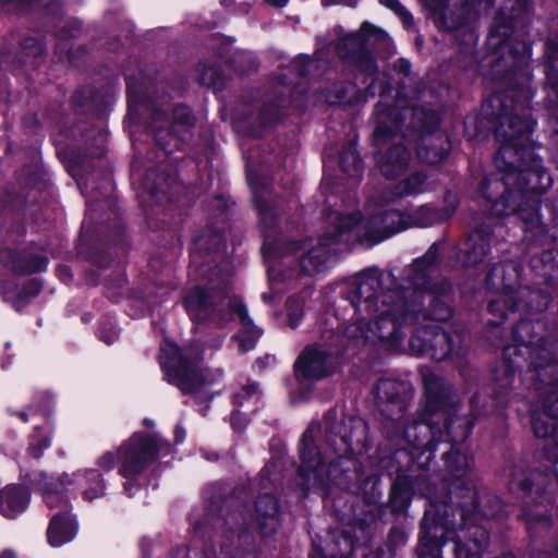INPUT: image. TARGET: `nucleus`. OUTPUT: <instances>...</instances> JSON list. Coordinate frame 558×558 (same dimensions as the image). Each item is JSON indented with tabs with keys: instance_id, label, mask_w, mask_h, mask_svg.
Returning <instances> with one entry per match:
<instances>
[{
	"instance_id": "obj_5",
	"label": "nucleus",
	"mask_w": 558,
	"mask_h": 558,
	"mask_svg": "<svg viewBox=\"0 0 558 558\" xmlns=\"http://www.w3.org/2000/svg\"><path fill=\"white\" fill-rule=\"evenodd\" d=\"M129 112L128 120L131 126H135L140 120L142 108L148 112L149 121L145 124V134L154 135L156 140H165L169 136L183 138L189 129L194 125V117L185 106H175L169 118L166 110L159 108L157 100L147 99V87L136 77L126 76Z\"/></svg>"
},
{
	"instance_id": "obj_28",
	"label": "nucleus",
	"mask_w": 558,
	"mask_h": 558,
	"mask_svg": "<svg viewBox=\"0 0 558 558\" xmlns=\"http://www.w3.org/2000/svg\"><path fill=\"white\" fill-rule=\"evenodd\" d=\"M251 536L246 533L231 532L225 536L219 558H251Z\"/></svg>"
},
{
	"instance_id": "obj_51",
	"label": "nucleus",
	"mask_w": 558,
	"mask_h": 558,
	"mask_svg": "<svg viewBox=\"0 0 558 558\" xmlns=\"http://www.w3.org/2000/svg\"><path fill=\"white\" fill-rule=\"evenodd\" d=\"M320 2L322 5L325 8L339 4L355 8L357 5L359 0H320Z\"/></svg>"
},
{
	"instance_id": "obj_32",
	"label": "nucleus",
	"mask_w": 558,
	"mask_h": 558,
	"mask_svg": "<svg viewBox=\"0 0 558 558\" xmlns=\"http://www.w3.org/2000/svg\"><path fill=\"white\" fill-rule=\"evenodd\" d=\"M448 147L442 142H418L416 146L417 157L427 163H438L446 158Z\"/></svg>"
},
{
	"instance_id": "obj_36",
	"label": "nucleus",
	"mask_w": 558,
	"mask_h": 558,
	"mask_svg": "<svg viewBox=\"0 0 558 558\" xmlns=\"http://www.w3.org/2000/svg\"><path fill=\"white\" fill-rule=\"evenodd\" d=\"M279 118H280L279 106L277 104L268 105L260 112V114L258 117L262 125H259V126H250L247 134L251 135V136H258V135H260L259 130H260L262 126L263 128L270 126Z\"/></svg>"
},
{
	"instance_id": "obj_38",
	"label": "nucleus",
	"mask_w": 558,
	"mask_h": 558,
	"mask_svg": "<svg viewBox=\"0 0 558 558\" xmlns=\"http://www.w3.org/2000/svg\"><path fill=\"white\" fill-rule=\"evenodd\" d=\"M379 3L393 11L402 21L404 27L411 28L414 24L412 14L399 0H379Z\"/></svg>"
},
{
	"instance_id": "obj_26",
	"label": "nucleus",
	"mask_w": 558,
	"mask_h": 558,
	"mask_svg": "<svg viewBox=\"0 0 558 558\" xmlns=\"http://www.w3.org/2000/svg\"><path fill=\"white\" fill-rule=\"evenodd\" d=\"M278 502L274 496L260 495L255 502V519L259 530L268 534L278 525Z\"/></svg>"
},
{
	"instance_id": "obj_52",
	"label": "nucleus",
	"mask_w": 558,
	"mask_h": 558,
	"mask_svg": "<svg viewBox=\"0 0 558 558\" xmlns=\"http://www.w3.org/2000/svg\"><path fill=\"white\" fill-rule=\"evenodd\" d=\"M231 424L235 430H241L245 424V417L240 412H234L231 416Z\"/></svg>"
},
{
	"instance_id": "obj_61",
	"label": "nucleus",
	"mask_w": 558,
	"mask_h": 558,
	"mask_svg": "<svg viewBox=\"0 0 558 558\" xmlns=\"http://www.w3.org/2000/svg\"><path fill=\"white\" fill-rule=\"evenodd\" d=\"M269 279H270V283L271 286L274 287V283H275V280H276V275H275V270L274 269H269Z\"/></svg>"
},
{
	"instance_id": "obj_39",
	"label": "nucleus",
	"mask_w": 558,
	"mask_h": 558,
	"mask_svg": "<svg viewBox=\"0 0 558 558\" xmlns=\"http://www.w3.org/2000/svg\"><path fill=\"white\" fill-rule=\"evenodd\" d=\"M50 446V438L46 435L35 434L31 438L28 447V454L34 459H38L43 456L44 450Z\"/></svg>"
},
{
	"instance_id": "obj_23",
	"label": "nucleus",
	"mask_w": 558,
	"mask_h": 558,
	"mask_svg": "<svg viewBox=\"0 0 558 558\" xmlns=\"http://www.w3.org/2000/svg\"><path fill=\"white\" fill-rule=\"evenodd\" d=\"M381 146L376 156L377 165L388 179L400 175L408 167L410 154L401 142H380Z\"/></svg>"
},
{
	"instance_id": "obj_11",
	"label": "nucleus",
	"mask_w": 558,
	"mask_h": 558,
	"mask_svg": "<svg viewBox=\"0 0 558 558\" xmlns=\"http://www.w3.org/2000/svg\"><path fill=\"white\" fill-rule=\"evenodd\" d=\"M300 475L310 490L320 492L326 495L330 484H340L342 469L333 461L325 464L320 453L314 445L313 427L307 428L302 435L300 448Z\"/></svg>"
},
{
	"instance_id": "obj_13",
	"label": "nucleus",
	"mask_w": 558,
	"mask_h": 558,
	"mask_svg": "<svg viewBox=\"0 0 558 558\" xmlns=\"http://www.w3.org/2000/svg\"><path fill=\"white\" fill-rule=\"evenodd\" d=\"M387 39L388 35L384 31L364 22L359 32L341 38L337 49L342 59L351 61L362 72L374 76L377 73V66L373 56L367 50V45L375 41H386Z\"/></svg>"
},
{
	"instance_id": "obj_10",
	"label": "nucleus",
	"mask_w": 558,
	"mask_h": 558,
	"mask_svg": "<svg viewBox=\"0 0 558 558\" xmlns=\"http://www.w3.org/2000/svg\"><path fill=\"white\" fill-rule=\"evenodd\" d=\"M35 482L43 490L45 502L49 508L61 506L66 509L68 502L61 490L72 484H78L87 500H94L105 494L104 482L96 470H84L73 474L63 473L57 482L47 474L40 473L36 476Z\"/></svg>"
},
{
	"instance_id": "obj_53",
	"label": "nucleus",
	"mask_w": 558,
	"mask_h": 558,
	"mask_svg": "<svg viewBox=\"0 0 558 558\" xmlns=\"http://www.w3.org/2000/svg\"><path fill=\"white\" fill-rule=\"evenodd\" d=\"M300 248L301 244L298 241H289L286 243L284 250L280 254L288 255L298 252Z\"/></svg>"
},
{
	"instance_id": "obj_55",
	"label": "nucleus",
	"mask_w": 558,
	"mask_h": 558,
	"mask_svg": "<svg viewBox=\"0 0 558 558\" xmlns=\"http://www.w3.org/2000/svg\"><path fill=\"white\" fill-rule=\"evenodd\" d=\"M397 66L399 69L400 72H403L405 75H408L410 73V62H408L407 60H403V59H400L397 63Z\"/></svg>"
},
{
	"instance_id": "obj_8",
	"label": "nucleus",
	"mask_w": 558,
	"mask_h": 558,
	"mask_svg": "<svg viewBox=\"0 0 558 558\" xmlns=\"http://www.w3.org/2000/svg\"><path fill=\"white\" fill-rule=\"evenodd\" d=\"M328 223L326 232L316 240L301 256L300 266L304 274L315 275L326 269L332 255L337 254L336 246L348 242L350 233L361 226V215L341 209H329L326 213Z\"/></svg>"
},
{
	"instance_id": "obj_30",
	"label": "nucleus",
	"mask_w": 558,
	"mask_h": 558,
	"mask_svg": "<svg viewBox=\"0 0 558 558\" xmlns=\"http://www.w3.org/2000/svg\"><path fill=\"white\" fill-rule=\"evenodd\" d=\"M446 470L454 480L464 478L471 471V460L456 448L444 454Z\"/></svg>"
},
{
	"instance_id": "obj_49",
	"label": "nucleus",
	"mask_w": 558,
	"mask_h": 558,
	"mask_svg": "<svg viewBox=\"0 0 558 558\" xmlns=\"http://www.w3.org/2000/svg\"><path fill=\"white\" fill-rule=\"evenodd\" d=\"M397 133L392 129H388L381 124L377 125L375 130V137L376 140H386L396 137Z\"/></svg>"
},
{
	"instance_id": "obj_9",
	"label": "nucleus",
	"mask_w": 558,
	"mask_h": 558,
	"mask_svg": "<svg viewBox=\"0 0 558 558\" xmlns=\"http://www.w3.org/2000/svg\"><path fill=\"white\" fill-rule=\"evenodd\" d=\"M438 259V248L436 244H433L424 256L414 260L412 266L408 269L407 279L410 287L405 288V300L408 303L413 301L416 304L415 308V320L418 318L417 312L422 304V298H424L423 291L434 293V287L429 284V271L436 265ZM430 308L428 310V316L435 322L448 320L451 315V308L439 300H435L432 294H428Z\"/></svg>"
},
{
	"instance_id": "obj_62",
	"label": "nucleus",
	"mask_w": 558,
	"mask_h": 558,
	"mask_svg": "<svg viewBox=\"0 0 558 558\" xmlns=\"http://www.w3.org/2000/svg\"><path fill=\"white\" fill-rule=\"evenodd\" d=\"M0 558H15L12 551H4Z\"/></svg>"
},
{
	"instance_id": "obj_16",
	"label": "nucleus",
	"mask_w": 558,
	"mask_h": 558,
	"mask_svg": "<svg viewBox=\"0 0 558 558\" xmlns=\"http://www.w3.org/2000/svg\"><path fill=\"white\" fill-rule=\"evenodd\" d=\"M327 445L341 460L350 454L355 448L364 446L366 425L362 420L350 418V433H343L344 422H337L332 413H328L324 420Z\"/></svg>"
},
{
	"instance_id": "obj_2",
	"label": "nucleus",
	"mask_w": 558,
	"mask_h": 558,
	"mask_svg": "<svg viewBox=\"0 0 558 558\" xmlns=\"http://www.w3.org/2000/svg\"><path fill=\"white\" fill-rule=\"evenodd\" d=\"M533 326L527 320L520 322L514 330V339L519 342L520 354H526L530 368L535 374L538 389L547 390L550 396L545 401L546 413L544 415L533 414L532 427L537 438L550 437L558 446V361L553 359L551 351L541 340L537 344H531L527 337Z\"/></svg>"
},
{
	"instance_id": "obj_58",
	"label": "nucleus",
	"mask_w": 558,
	"mask_h": 558,
	"mask_svg": "<svg viewBox=\"0 0 558 558\" xmlns=\"http://www.w3.org/2000/svg\"><path fill=\"white\" fill-rule=\"evenodd\" d=\"M438 122H439V118H438V116H436V114H434V113H433V114H432L430 120H429L428 122H426V124H425V129H426V130H430V129H433L434 126H436V124H437Z\"/></svg>"
},
{
	"instance_id": "obj_40",
	"label": "nucleus",
	"mask_w": 558,
	"mask_h": 558,
	"mask_svg": "<svg viewBox=\"0 0 558 558\" xmlns=\"http://www.w3.org/2000/svg\"><path fill=\"white\" fill-rule=\"evenodd\" d=\"M303 314V302L298 299H289L288 301V318L289 325L295 328Z\"/></svg>"
},
{
	"instance_id": "obj_31",
	"label": "nucleus",
	"mask_w": 558,
	"mask_h": 558,
	"mask_svg": "<svg viewBox=\"0 0 558 558\" xmlns=\"http://www.w3.org/2000/svg\"><path fill=\"white\" fill-rule=\"evenodd\" d=\"M340 167L349 177H359L362 173L363 162L352 142H349L341 150Z\"/></svg>"
},
{
	"instance_id": "obj_37",
	"label": "nucleus",
	"mask_w": 558,
	"mask_h": 558,
	"mask_svg": "<svg viewBox=\"0 0 558 558\" xmlns=\"http://www.w3.org/2000/svg\"><path fill=\"white\" fill-rule=\"evenodd\" d=\"M441 543L434 537L424 535L421 537L418 546L420 558H440Z\"/></svg>"
},
{
	"instance_id": "obj_54",
	"label": "nucleus",
	"mask_w": 558,
	"mask_h": 558,
	"mask_svg": "<svg viewBox=\"0 0 558 558\" xmlns=\"http://www.w3.org/2000/svg\"><path fill=\"white\" fill-rule=\"evenodd\" d=\"M47 265V260L44 257L37 258V264L35 266L27 267L25 271L33 272V271H39L44 269Z\"/></svg>"
},
{
	"instance_id": "obj_43",
	"label": "nucleus",
	"mask_w": 558,
	"mask_h": 558,
	"mask_svg": "<svg viewBox=\"0 0 558 558\" xmlns=\"http://www.w3.org/2000/svg\"><path fill=\"white\" fill-rule=\"evenodd\" d=\"M258 395V386L256 384L247 385L234 396V402L239 405L243 404L245 399L253 398Z\"/></svg>"
},
{
	"instance_id": "obj_24",
	"label": "nucleus",
	"mask_w": 558,
	"mask_h": 558,
	"mask_svg": "<svg viewBox=\"0 0 558 558\" xmlns=\"http://www.w3.org/2000/svg\"><path fill=\"white\" fill-rule=\"evenodd\" d=\"M534 121L527 116L505 113L499 117L495 130L496 140H524L531 136Z\"/></svg>"
},
{
	"instance_id": "obj_56",
	"label": "nucleus",
	"mask_w": 558,
	"mask_h": 558,
	"mask_svg": "<svg viewBox=\"0 0 558 558\" xmlns=\"http://www.w3.org/2000/svg\"><path fill=\"white\" fill-rule=\"evenodd\" d=\"M478 532H480V539H475L474 542L477 547H482V546L486 545L488 536L484 530H478Z\"/></svg>"
},
{
	"instance_id": "obj_6",
	"label": "nucleus",
	"mask_w": 558,
	"mask_h": 558,
	"mask_svg": "<svg viewBox=\"0 0 558 558\" xmlns=\"http://www.w3.org/2000/svg\"><path fill=\"white\" fill-rule=\"evenodd\" d=\"M507 163L513 170L507 172L501 179H486L482 183L483 195L493 203L496 215L520 214L527 226H535L539 221V202L535 193L521 185L525 180L524 171H515L517 159L512 158Z\"/></svg>"
},
{
	"instance_id": "obj_44",
	"label": "nucleus",
	"mask_w": 558,
	"mask_h": 558,
	"mask_svg": "<svg viewBox=\"0 0 558 558\" xmlns=\"http://www.w3.org/2000/svg\"><path fill=\"white\" fill-rule=\"evenodd\" d=\"M507 36L508 29H504L502 33L498 29L490 33L488 40L494 48L505 49L508 47Z\"/></svg>"
},
{
	"instance_id": "obj_60",
	"label": "nucleus",
	"mask_w": 558,
	"mask_h": 558,
	"mask_svg": "<svg viewBox=\"0 0 558 558\" xmlns=\"http://www.w3.org/2000/svg\"><path fill=\"white\" fill-rule=\"evenodd\" d=\"M441 16H442V19H444V24H446V25H447V27H449V28H454V27H457V26L460 24V23H458V24H448V22H447L448 13H447L446 11H444V12L441 13Z\"/></svg>"
},
{
	"instance_id": "obj_3",
	"label": "nucleus",
	"mask_w": 558,
	"mask_h": 558,
	"mask_svg": "<svg viewBox=\"0 0 558 558\" xmlns=\"http://www.w3.org/2000/svg\"><path fill=\"white\" fill-rule=\"evenodd\" d=\"M416 304L405 300L403 290H388L381 294L378 311H373V320L366 316L354 317L344 333L359 344H383L396 348L401 338V326L415 320Z\"/></svg>"
},
{
	"instance_id": "obj_20",
	"label": "nucleus",
	"mask_w": 558,
	"mask_h": 558,
	"mask_svg": "<svg viewBox=\"0 0 558 558\" xmlns=\"http://www.w3.org/2000/svg\"><path fill=\"white\" fill-rule=\"evenodd\" d=\"M426 177L423 173H413L400 181L393 190L381 189L375 191L366 204V214L387 209V207L399 198L420 194L424 191Z\"/></svg>"
},
{
	"instance_id": "obj_59",
	"label": "nucleus",
	"mask_w": 558,
	"mask_h": 558,
	"mask_svg": "<svg viewBox=\"0 0 558 558\" xmlns=\"http://www.w3.org/2000/svg\"><path fill=\"white\" fill-rule=\"evenodd\" d=\"M222 341H223V336H220V337H218V338L215 340V342H214V343H210V344H209V347H210V348H214V349H218V348H220V347H221Z\"/></svg>"
},
{
	"instance_id": "obj_4",
	"label": "nucleus",
	"mask_w": 558,
	"mask_h": 558,
	"mask_svg": "<svg viewBox=\"0 0 558 558\" xmlns=\"http://www.w3.org/2000/svg\"><path fill=\"white\" fill-rule=\"evenodd\" d=\"M423 383L426 400L421 413L422 421L404 426L403 438L417 450L433 452L441 435L440 426L449 429V408L453 407L456 401L450 396V388L436 375H424Z\"/></svg>"
},
{
	"instance_id": "obj_17",
	"label": "nucleus",
	"mask_w": 558,
	"mask_h": 558,
	"mask_svg": "<svg viewBox=\"0 0 558 558\" xmlns=\"http://www.w3.org/2000/svg\"><path fill=\"white\" fill-rule=\"evenodd\" d=\"M247 183L253 192L254 202L258 209L260 221L265 228L264 230V254L265 256H271L277 250L276 241L274 238L276 227V214L268 201L265 199L264 195L268 194V189L262 186L259 179L255 173L253 161H247Z\"/></svg>"
},
{
	"instance_id": "obj_33",
	"label": "nucleus",
	"mask_w": 558,
	"mask_h": 558,
	"mask_svg": "<svg viewBox=\"0 0 558 558\" xmlns=\"http://www.w3.org/2000/svg\"><path fill=\"white\" fill-rule=\"evenodd\" d=\"M198 82L208 87L221 88L223 86V77L217 66L203 63L197 68Z\"/></svg>"
},
{
	"instance_id": "obj_64",
	"label": "nucleus",
	"mask_w": 558,
	"mask_h": 558,
	"mask_svg": "<svg viewBox=\"0 0 558 558\" xmlns=\"http://www.w3.org/2000/svg\"><path fill=\"white\" fill-rule=\"evenodd\" d=\"M19 415H20V417H21L24 422H27V415H26V413L22 412V413H20Z\"/></svg>"
},
{
	"instance_id": "obj_42",
	"label": "nucleus",
	"mask_w": 558,
	"mask_h": 558,
	"mask_svg": "<svg viewBox=\"0 0 558 558\" xmlns=\"http://www.w3.org/2000/svg\"><path fill=\"white\" fill-rule=\"evenodd\" d=\"M546 73L548 81L550 82L551 88L556 89L558 84L554 81L558 76V58L555 56L547 57Z\"/></svg>"
},
{
	"instance_id": "obj_35",
	"label": "nucleus",
	"mask_w": 558,
	"mask_h": 558,
	"mask_svg": "<svg viewBox=\"0 0 558 558\" xmlns=\"http://www.w3.org/2000/svg\"><path fill=\"white\" fill-rule=\"evenodd\" d=\"M145 187L150 194H166L170 189L169 177L163 172L148 171L145 178Z\"/></svg>"
},
{
	"instance_id": "obj_27",
	"label": "nucleus",
	"mask_w": 558,
	"mask_h": 558,
	"mask_svg": "<svg viewBox=\"0 0 558 558\" xmlns=\"http://www.w3.org/2000/svg\"><path fill=\"white\" fill-rule=\"evenodd\" d=\"M28 492L17 485H9L0 493V512L7 518H14L28 505Z\"/></svg>"
},
{
	"instance_id": "obj_57",
	"label": "nucleus",
	"mask_w": 558,
	"mask_h": 558,
	"mask_svg": "<svg viewBox=\"0 0 558 558\" xmlns=\"http://www.w3.org/2000/svg\"><path fill=\"white\" fill-rule=\"evenodd\" d=\"M289 0H265V2L275 8H282L288 3Z\"/></svg>"
},
{
	"instance_id": "obj_1",
	"label": "nucleus",
	"mask_w": 558,
	"mask_h": 558,
	"mask_svg": "<svg viewBox=\"0 0 558 558\" xmlns=\"http://www.w3.org/2000/svg\"><path fill=\"white\" fill-rule=\"evenodd\" d=\"M229 277L230 270L227 266L223 271L221 269L211 271L208 289L199 287L192 289L185 296V307L197 326L209 322L221 327L236 316L243 330L232 340L238 343L239 353H246L255 347L262 331L253 325L245 306L228 295Z\"/></svg>"
},
{
	"instance_id": "obj_15",
	"label": "nucleus",
	"mask_w": 558,
	"mask_h": 558,
	"mask_svg": "<svg viewBox=\"0 0 558 558\" xmlns=\"http://www.w3.org/2000/svg\"><path fill=\"white\" fill-rule=\"evenodd\" d=\"M380 284V272L377 269L364 270L350 281L347 299L355 311V317L372 315L373 311L379 310L384 293H378Z\"/></svg>"
},
{
	"instance_id": "obj_50",
	"label": "nucleus",
	"mask_w": 558,
	"mask_h": 558,
	"mask_svg": "<svg viewBox=\"0 0 558 558\" xmlns=\"http://www.w3.org/2000/svg\"><path fill=\"white\" fill-rule=\"evenodd\" d=\"M538 524L542 525L544 529H548L550 525V522L546 517H535V518H531L527 521L526 527L530 532H532Z\"/></svg>"
},
{
	"instance_id": "obj_48",
	"label": "nucleus",
	"mask_w": 558,
	"mask_h": 558,
	"mask_svg": "<svg viewBox=\"0 0 558 558\" xmlns=\"http://www.w3.org/2000/svg\"><path fill=\"white\" fill-rule=\"evenodd\" d=\"M453 551L456 558H472L470 549L459 541L453 542Z\"/></svg>"
},
{
	"instance_id": "obj_12",
	"label": "nucleus",
	"mask_w": 558,
	"mask_h": 558,
	"mask_svg": "<svg viewBox=\"0 0 558 558\" xmlns=\"http://www.w3.org/2000/svg\"><path fill=\"white\" fill-rule=\"evenodd\" d=\"M190 353L181 352L178 345L165 340L161 344L160 363L168 381L184 393H194L208 384L198 368L189 362Z\"/></svg>"
},
{
	"instance_id": "obj_34",
	"label": "nucleus",
	"mask_w": 558,
	"mask_h": 558,
	"mask_svg": "<svg viewBox=\"0 0 558 558\" xmlns=\"http://www.w3.org/2000/svg\"><path fill=\"white\" fill-rule=\"evenodd\" d=\"M353 539L348 531L341 533L329 548L330 558H349L353 551Z\"/></svg>"
},
{
	"instance_id": "obj_41",
	"label": "nucleus",
	"mask_w": 558,
	"mask_h": 558,
	"mask_svg": "<svg viewBox=\"0 0 558 558\" xmlns=\"http://www.w3.org/2000/svg\"><path fill=\"white\" fill-rule=\"evenodd\" d=\"M314 65L315 61L305 56L294 59L291 63L292 69L301 76L307 75Z\"/></svg>"
},
{
	"instance_id": "obj_63",
	"label": "nucleus",
	"mask_w": 558,
	"mask_h": 558,
	"mask_svg": "<svg viewBox=\"0 0 558 558\" xmlns=\"http://www.w3.org/2000/svg\"><path fill=\"white\" fill-rule=\"evenodd\" d=\"M204 244H205V239H204V238H199V239L197 240V245H198L199 247H202Z\"/></svg>"
},
{
	"instance_id": "obj_47",
	"label": "nucleus",
	"mask_w": 558,
	"mask_h": 558,
	"mask_svg": "<svg viewBox=\"0 0 558 558\" xmlns=\"http://www.w3.org/2000/svg\"><path fill=\"white\" fill-rule=\"evenodd\" d=\"M517 154V147L513 142H505L504 145L498 150L497 159L498 162L499 159H506L507 157H510L511 154Z\"/></svg>"
},
{
	"instance_id": "obj_25",
	"label": "nucleus",
	"mask_w": 558,
	"mask_h": 558,
	"mask_svg": "<svg viewBox=\"0 0 558 558\" xmlns=\"http://www.w3.org/2000/svg\"><path fill=\"white\" fill-rule=\"evenodd\" d=\"M77 532V525L74 518L63 511L52 517L47 530L48 542L53 547H59L72 541Z\"/></svg>"
},
{
	"instance_id": "obj_45",
	"label": "nucleus",
	"mask_w": 558,
	"mask_h": 558,
	"mask_svg": "<svg viewBox=\"0 0 558 558\" xmlns=\"http://www.w3.org/2000/svg\"><path fill=\"white\" fill-rule=\"evenodd\" d=\"M23 50L25 51V56H33L34 58L43 53L41 46L32 38L24 41Z\"/></svg>"
},
{
	"instance_id": "obj_21",
	"label": "nucleus",
	"mask_w": 558,
	"mask_h": 558,
	"mask_svg": "<svg viewBox=\"0 0 558 558\" xmlns=\"http://www.w3.org/2000/svg\"><path fill=\"white\" fill-rule=\"evenodd\" d=\"M377 398L381 402V412L391 421H399L408 407V386L393 379H381L377 384Z\"/></svg>"
},
{
	"instance_id": "obj_29",
	"label": "nucleus",
	"mask_w": 558,
	"mask_h": 558,
	"mask_svg": "<svg viewBox=\"0 0 558 558\" xmlns=\"http://www.w3.org/2000/svg\"><path fill=\"white\" fill-rule=\"evenodd\" d=\"M489 244L484 234L480 231H475L470 235L466 241V247L464 248L465 266H475L481 263L487 255Z\"/></svg>"
},
{
	"instance_id": "obj_7",
	"label": "nucleus",
	"mask_w": 558,
	"mask_h": 558,
	"mask_svg": "<svg viewBox=\"0 0 558 558\" xmlns=\"http://www.w3.org/2000/svg\"><path fill=\"white\" fill-rule=\"evenodd\" d=\"M452 210L437 209L429 205L411 211L384 209L366 214L367 217L357 229L356 238L367 246H373L391 235L409 228H427L447 220Z\"/></svg>"
},
{
	"instance_id": "obj_14",
	"label": "nucleus",
	"mask_w": 558,
	"mask_h": 558,
	"mask_svg": "<svg viewBox=\"0 0 558 558\" xmlns=\"http://www.w3.org/2000/svg\"><path fill=\"white\" fill-rule=\"evenodd\" d=\"M159 450L160 444L157 438L142 435H134L119 449L122 463L120 474L128 478L124 484L125 492H130L133 485L131 478L138 475L155 461Z\"/></svg>"
},
{
	"instance_id": "obj_22",
	"label": "nucleus",
	"mask_w": 558,
	"mask_h": 558,
	"mask_svg": "<svg viewBox=\"0 0 558 558\" xmlns=\"http://www.w3.org/2000/svg\"><path fill=\"white\" fill-rule=\"evenodd\" d=\"M329 354L317 347H307L295 362L296 377L303 379H320L331 374Z\"/></svg>"
},
{
	"instance_id": "obj_46",
	"label": "nucleus",
	"mask_w": 558,
	"mask_h": 558,
	"mask_svg": "<svg viewBox=\"0 0 558 558\" xmlns=\"http://www.w3.org/2000/svg\"><path fill=\"white\" fill-rule=\"evenodd\" d=\"M98 466L104 471H109L114 466V456L112 452H106L102 454L98 461Z\"/></svg>"
},
{
	"instance_id": "obj_18",
	"label": "nucleus",
	"mask_w": 558,
	"mask_h": 558,
	"mask_svg": "<svg viewBox=\"0 0 558 558\" xmlns=\"http://www.w3.org/2000/svg\"><path fill=\"white\" fill-rule=\"evenodd\" d=\"M410 349L416 354H427L435 361H444L451 351L449 335L437 325H428L418 329L410 339Z\"/></svg>"
},
{
	"instance_id": "obj_19",
	"label": "nucleus",
	"mask_w": 558,
	"mask_h": 558,
	"mask_svg": "<svg viewBox=\"0 0 558 558\" xmlns=\"http://www.w3.org/2000/svg\"><path fill=\"white\" fill-rule=\"evenodd\" d=\"M517 269L512 264H497L494 265L486 277V284L489 289L504 294L502 300H493L488 304V308L492 313L499 311V304L502 302L514 312L519 310V304L514 302L515 281H517Z\"/></svg>"
}]
</instances>
